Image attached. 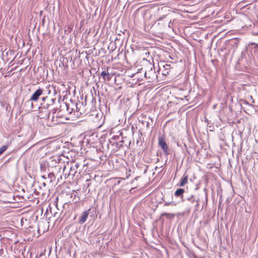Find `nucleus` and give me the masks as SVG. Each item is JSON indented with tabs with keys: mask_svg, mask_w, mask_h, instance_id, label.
I'll return each instance as SVG.
<instances>
[{
	"mask_svg": "<svg viewBox=\"0 0 258 258\" xmlns=\"http://www.w3.org/2000/svg\"><path fill=\"white\" fill-rule=\"evenodd\" d=\"M57 110V108H53L51 110V112L53 114H54L56 112Z\"/></svg>",
	"mask_w": 258,
	"mask_h": 258,
	"instance_id": "26",
	"label": "nucleus"
},
{
	"mask_svg": "<svg viewBox=\"0 0 258 258\" xmlns=\"http://www.w3.org/2000/svg\"><path fill=\"white\" fill-rule=\"evenodd\" d=\"M81 103H83V105L85 104V106H86L87 103H86V98H85V101L82 102Z\"/></svg>",
	"mask_w": 258,
	"mask_h": 258,
	"instance_id": "29",
	"label": "nucleus"
},
{
	"mask_svg": "<svg viewBox=\"0 0 258 258\" xmlns=\"http://www.w3.org/2000/svg\"><path fill=\"white\" fill-rule=\"evenodd\" d=\"M75 101L71 100L70 103H63L60 105L61 110L66 109L68 114H71L74 112L75 114Z\"/></svg>",
	"mask_w": 258,
	"mask_h": 258,
	"instance_id": "5",
	"label": "nucleus"
},
{
	"mask_svg": "<svg viewBox=\"0 0 258 258\" xmlns=\"http://www.w3.org/2000/svg\"><path fill=\"white\" fill-rule=\"evenodd\" d=\"M187 193V191H186L183 188H179L175 191L174 196L176 198H180L181 201L182 202L184 197H185Z\"/></svg>",
	"mask_w": 258,
	"mask_h": 258,
	"instance_id": "9",
	"label": "nucleus"
},
{
	"mask_svg": "<svg viewBox=\"0 0 258 258\" xmlns=\"http://www.w3.org/2000/svg\"><path fill=\"white\" fill-rule=\"evenodd\" d=\"M75 115L77 117L86 113V108L85 104L83 105V103H81L80 101L75 102Z\"/></svg>",
	"mask_w": 258,
	"mask_h": 258,
	"instance_id": "6",
	"label": "nucleus"
},
{
	"mask_svg": "<svg viewBox=\"0 0 258 258\" xmlns=\"http://www.w3.org/2000/svg\"><path fill=\"white\" fill-rule=\"evenodd\" d=\"M141 74H139V75H138V77L140 78H142L143 79V77H144V75L143 76H141L140 75Z\"/></svg>",
	"mask_w": 258,
	"mask_h": 258,
	"instance_id": "33",
	"label": "nucleus"
},
{
	"mask_svg": "<svg viewBox=\"0 0 258 258\" xmlns=\"http://www.w3.org/2000/svg\"><path fill=\"white\" fill-rule=\"evenodd\" d=\"M205 121L207 123V124H209V120L208 119H207L206 118H205Z\"/></svg>",
	"mask_w": 258,
	"mask_h": 258,
	"instance_id": "32",
	"label": "nucleus"
},
{
	"mask_svg": "<svg viewBox=\"0 0 258 258\" xmlns=\"http://www.w3.org/2000/svg\"><path fill=\"white\" fill-rule=\"evenodd\" d=\"M100 76L102 77L104 81H106V80L109 81L111 78L110 74H109L108 72H106L105 71L101 73Z\"/></svg>",
	"mask_w": 258,
	"mask_h": 258,
	"instance_id": "15",
	"label": "nucleus"
},
{
	"mask_svg": "<svg viewBox=\"0 0 258 258\" xmlns=\"http://www.w3.org/2000/svg\"><path fill=\"white\" fill-rule=\"evenodd\" d=\"M163 70L162 71V75L164 77H166L169 74L172 67L170 64H165L163 66Z\"/></svg>",
	"mask_w": 258,
	"mask_h": 258,
	"instance_id": "12",
	"label": "nucleus"
},
{
	"mask_svg": "<svg viewBox=\"0 0 258 258\" xmlns=\"http://www.w3.org/2000/svg\"><path fill=\"white\" fill-rule=\"evenodd\" d=\"M42 102L41 103V107L48 109L50 106L54 105L57 101L56 97L51 98L46 96L42 98Z\"/></svg>",
	"mask_w": 258,
	"mask_h": 258,
	"instance_id": "3",
	"label": "nucleus"
},
{
	"mask_svg": "<svg viewBox=\"0 0 258 258\" xmlns=\"http://www.w3.org/2000/svg\"><path fill=\"white\" fill-rule=\"evenodd\" d=\"M48 183L47 182L46 180L42 183V184L44 186H45Z\"/></svg>",
	"mask_w": 258,
	"mask_h": 258,
	"instance_id": "28",
	"label": "nucleus"
},
{
	"mask_svg": "<svg viewBox=\"0 0 258 258\" xmlns=\"http://www.w3.org/2000/svg\"><path fill=\"white\" fill-rule=\"evenodd\" d=\"M196 200L197 199H195L194 195L191 194V195H190L189 196H188L186 194V196H185V197H184V199H183L182 202H185L186 201H188V202L191 203L192 204H194Z\"/></svg>",
	"mask_w": 258,
	"mask_h": 258,
	"instance_id": "14",
	"label": "nucleus"
},
{
	"mask_svg": "<svg viewBox=\"0 0 258 258\" xmlns=\"http://www.w3.org/2000/svg\"><path fill=\"white\" fill-rule=\"evenodd\" d=\"M43 90L41 88L38 89L35 91L30 97V99L26 102V104L31 105V109L33 108V104L32 101H36L38 100L39 97L42 95Z\"/></svg>",
	"mask_w": 258,
	"mask_h": 258,
	"instance_id": "4",
	"label": "nucleus"
},
{
	"mask_svg": "<svg viewBox=\"0 0 258 258\" xmlns=\"http://www.w3.org/2000/svg\"><path fill=\"white\" fill-rule=\"evenodd\" d=\"M188 176L186 174H184L183 178L180 179L179 185L180 186H183L187 182Z\"/></svg>",
	"mask_w": 258,
	"mask_h": 258,
	"instance_id": "18",
	"label": "nucleus"
},
{
	"mask_svg": "<svg viewBox=\"0 0 258 258\" xmlns=\"http://www.w3.org/2000/svg\"><path fill=\"white\" fill-rule=\"evenodd\" d=\"M8 146L7 145L3 146L0 148V150L3 153L7 149Z\"/></svg>",
	"mask_w": 258,
	"mask_h": 258,
	"instance_id": "25",
	"label": "nucleus"
},
{
	"mask_svg": "<svg viewBox=\"0 0 258 258\" xmlns=\"http://www.w3.org/2000/svg\"><path fill=\"white\" fill-rule=\"evenodd\" d=\"M42 178H43L45 180H47V177L45 175H42Z\"/></svg>",
	"mask_w": 258,
	"mask_h": 258,
	"instance_id": "30",
	"label": "nucleus"
},
{
	"mask_svg": "<svg viewBox=\"0 0 258 258\" xmlns=\"http://www.w3.org/2000/svg\"><path fill=\"white\" fill-rule=\"evenodd\" d=\"M90 211L91 209H89L88 210L85 211L83 212L79 220V223L83 224L86 221Z\"/></svg>",
	"mask_w": 258,
	"mask_h": 258,
	"instance_id": "11",
	"label": "nucleus"
},
{
	"mask_svg": "<svg viewBox=\"0 0 258 258\" xmlns=\"http://www.w3.org/2000/svg\"><path fill=\"white\" fill-rule=\"evenodd\" d=\"M78 193L75 191L73 190L70 194V198L72 199V202L74 203H77L79 200V198L77 197Z\"/></svg>",
	"mask_w": 258,
	"mask_h": 258,
	"instance_id": "17",
	"label": "nucleus"
},
{
	"mask_svg": "<svg viewBox=\"0 0 258 258\" xmlns=\"http://www.w3.org/2000/svg\"><path fill=\"white\" fill-rule=\"evenodd\" d=\"M62 161V157L61 156H55L53 158V159L52 160L51 162H54L55 163L58 164L57 165H55V168H58L59 169V172H61V170L62 169V167L59 165L60 164H62L61 162ZM63 162H64V161H63ZM63 164H64V163H63Z\"/></svg>",
	"mask_w": 258,
	"mask_h": 258,
	"instance_id": "10",
	"label": "nucleus"
},
{
	"mask_svg": "<svg viewBox=\"0 0 258 258\" xmlns=\"http://www.w3.org/2000/svg\"><path fill=\"white\" fill-rule=\"evenodd\" d=\"M62 110H61V108L60 107V110H59L57 113V115L56 116V118L57 117H63V115L61 114V112Z\"/></svg>",
	"mask_w": 258,
	"mask_h": 258,
	"instance_id": "22",
	"label": "nucleus"
},
{
	"mask_svg": "<svg viewBox=\"0 0 258 258\" xmlns=\"http://www.w3.org/2000/svg\"><path fill=\"white\" fill-rule=\"evenodd\" d=\"M164 203H165V204H164V205H165V206H168V205H169L170 204L172 203H173V202H164Z\"/></svg>",
	"mask_w": 258,
	"mask_h": 258,
	"instance_id": "27",
	"label": "nucleus"
},
{
	"mask_svg": "<svg viewBox=\"0 0 258 258\" xmlns=\"http://www.w3.org/2000/svg\"><path fill=\"white\" fill-rule=\"evenodd\" d=\"M147 69L146 70L143 68L138 69L137 73L132 74L131 77L135 78L138 81H141L143 80L142 78L138 77L139 74L144 75V77L148 80L149 82H154L157 79V74L155 71L154 64L149 62L147 63Z\"/></svg>",
	"mask_w": 258,
	"mask_h": 258,
	"instance_id": "1",
	"label": "nucleus"
},
{
	"mask_svg": "<svg viewBox=\"0 0 258 258\" xmlns=\"http://www.w3.org/2000/svg\"><path fill=\"white\" fill-rule=\"evenodd\" d=\"M40 170L41 171H46V164L45 163H41L40 164Z\"/></svg>",
	"mask_w": 258,
	"mask_h": 258,
	"instance_id": "21",
	"label": "nucleus"
},
{
	"mask_svg": "<svg viewBox=\"0 0 258 258\" xmlns=\"http://www.w3.org/2000/svg\"><path fill=\"white\" fill-rule=\"evenodd\" d=\"M149 125H150V123L148 121L147 122V124H146V127L147 128H148L149 127Z\"/></svg>",
	"mask_w": 258,
	"mask_h": 258,
	"instance_id": "31",
	"label": "nucleus"
},
{
	"mask_svg": "<svg viewBox=\"0 0 258 258\" xmlns=\"http://www.w3.org/2000/svg\"><path fill=\"white\" fill-rule=\"evenodd\" d=\"M54 116H52V120L53 121H54Z\"/></svg>",
	"mask_w": 258,
	"mask_h": 258,
	"instance_id": "35",
	"label": "nucleus"
},
{
	"mask_svg": "<svg viewBox=\"0 0 258 258\" xmlns=\"http://www.w3.org/2000/svg\"><path fill=\"white\" fill-rule=\"evenodd\" d=\"M158 144L163 151L164 154L168 155L169 154V149L168 146L165 142V139L162 136H160L158 138Z\"/></svg>",
	"mask_w": 258,
	"mask_h": 258,
	"instance_id": "7",
	"label": "nucleus"
},
{
	"mask_svg": "<svg viewBox=\"0 0 258 258\" xmlns=\"http://www.w3.org/2000/svg\"><path fill=\"white\" fill-rule=\"evenodd\" d=\"M67 166L69 171L68 173H64V179L70 178L73 179L76 174L78 173V170L69 164L68 162H67ZM78 173L80 174V172H79Z\"/></svg>",
	"mask_w": 258,
	"mask_h": 258,
	"instance_id": "8",
	"label": "nucleus"
},
{
	"mask_svg": "<svg viewBox=\"0 0 258 258\" xmlns=\"http://www.w3.org/2000/svg\"><path fill=\"white\" fill-rule=\"evenodd\" d=\"M199 202L200 199H198L196 200L195 202L196 203V205H195V209L196 210H198L199 207Z\"/></svg>",
	"mask_w": 258,
	"mask_h": 258,
	"instance_id": "23",
	"label": "nucleus"
},
{
	"mask_svg": "<svg viewBox=\"0 0 258 258\" xmlns=\"http://www.w3.org/2000/svg\"><path fill=\"white\" fill-rule=\"evenodd\" d=\"M55 179V175L53 172L49 173L47 176V182L51 183L54 181Z\"/></svg>",
	"mask_w": 258,
	"mask_h": 258,
	"instance_id": "16",
	"label": "nucleus"
},
{
	"mask_svg": "<svg viewBox=\"0 0 258 258\" xmlns=\"http://www.w3.org/2000/svg\"><path fill=\"white\" fill-rule=\"evenodd\" d=\"M3 154L2 152L0 150V155H1V154Z\"/></svg>",
	"mask_w": 258,
	"mask_h": 258,
	"instance_id": "36",
	"label": "nucleus"
},
{
	"mask_svg": "<svg viewBox=\"0 0 258 258\" xmlns=\"http://www.w3.org/2000/svg\"><path fill=\"white\" fill-rule=\"evenodd\" d=\"M69 171V170L68 169V166H67V164H63V167L62 168L63 174L59 175L58 173H57L56 175L57 176H58V178H57L58 181H59V179H62L63 178H64V173H68Z\"/></svg>",
	"mask_w": 258,
	"mask_h": 258,
	"instance_id": "13",
	"label": "nucleus"
},
{
	"mask_svg": "<svg viewBox=\"0 0 258 258\" xmlns=\"http://www.w3.org/2000/svg\"><path fill=\"white\" fill-rule=\"evenodd\" d=\"M161 216H166L168 219H171L174 217V215L170 213H163L161 214Z\"/></svg>",
	"mask_w": 258,
	"mask_h": 258,
	"instance_id": "19",
	"label": "nucleus"
},
{
	"mask_svg": "<svg viewBox=\"0 0 258 258\" xmlns=\"http://www.w3.org/2000/svg\"><path fill=\"white\" fill-rule=\"evenodd\" d=\"M170 23H171V21L169 23V25H168L169 27H170Z\"/></svg>",
	"mask_w": 258,
	"mask_h": 258,
	"instance_id": "34",
	"label": "nucleus"
},
{
	"mask_svg": "<svg viewBox=\"0 0 258 258\" xmlns=\"http://www.w3.org/2000/svg\"><path fill=\"white\" fill-rule=\"evenodd\" d=\"M70 165L74 167L77 170H78V169L80 166V163L77 162H71Z\"/></svg>",
	"mask_w": 258,
	"mask_h": 258,
	"instance_id": "20",
	"label": "nucleus"
},
{
	"mask_svg": "<svg viewBox=\"0 0 258 258\" xmlns=\"http://www.w3.org/2000/svg\"><path fill=\"white\" fill-rule=\"evenodd\" d=\"M8 146L7 145L3 146L0 148V150L3 153L7 149Z\"/></svg>",
	"mask_w": 258,
	"mask_h": 258,
	"instance_id": "24",
	"label": "nucleus"
},
{
	"mask_svg": "<svg viewBox=\"0 0 258 258\" xmlns=\"http://www.w3.org/2000/svg\"><path fill=\"white\" fill-rule=\"evenodd\" d=\"M123 144L124 141L122 137L114 136L108 140L107 146L108 150L114 153L122 148Z\"/></svg>",
	"mask_w": 258,
	"mask_h": 258,
	"instance_id": "2",
	"label": "nucleus"
}]
</instances>
